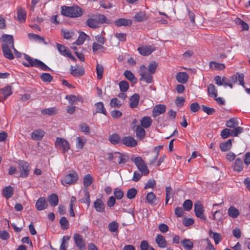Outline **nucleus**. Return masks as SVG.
<instances>
[{"label":"nucleus","instance_id":"nucleus-52","mask_svg":"<svg viewBox=\"0 0 250 250\" xmlns=\"http://www.w3.org/2000/svg\"><path fill=\"white\" fill-rule=\"evenodd\" d=\"M96 69L97 75V79L99 80H101L103 77L104 67L102 65L97 63Z\"/></svg>","mask_w":250,"mask_h":250},{"label":"nucleus","instance_id":"nucleus-15","mask_svg":"<svg viewBox=\"0 0 250 250\" xmlns=\"http://www.w3.org/2000/svg\"><path fill=\"white\" fill-rule=\"evenodd\" d=\"M155 242L158 247L160 248H165L167 247V242L164 237L161 234H157L155 237Z\"/></svg>","mask_w":250,"mask_h":250},{"label":"nucleus","instance_id":"nucleus-36","mask_svg":"<svg viewBox=\"0 0 250 250\" xmlns=\"http://www.w3.org/2000/svg\"><path fill=\"white\" fill-rule=\"evenodd\" d=\"M132 23L131 20L123 18L119 19L115 21V24L118 26L131 25Z\"/></svg>","mask_w":250,"mask_h":250},{"label":"nucleus","instance_id":"nucleus-49","mask_svg":"<svg viewBox=\"0 0 250 250\" xmlns=\"http://www.w3.org/2000/svg\"><path fill=\"white\" fill-rule=\"evenodd\" d=\"M60 224L61 228L63 230L67 229L69 227V222L65 217H62L60 220Z\"/></svg>","mask_w":250,"mask_h":250},{"label":"nucleus","instance_id":"nucleus-21","mask_svg":"<svg viewBox=\"0 0 250 250\" xmlns=\"http://www.w3.org/2000/svg\"><path fill=\"white\" fill-rule=\"evenodd\" d=\"M140 100V96L138 94H134L129 99V106L132 108L137 107Z\"/></svg>","mask_w":250,"mask_h":250},{"label":"nucleus","instance_id":"nucleus-34","mask_svg":"<svg viewBox=\"0 0 250 250\" xmlns=\"http://www.w3.org/2000/svg\"><path fill=\"white\" fill-rule=\"evenodd\" d=\"M233 169L234 171L238 172L243 170V164L242 161L240 158L236 159L233 166Z\"/></svg>","mask_w":250,"mask_h":250},{"label":"nucleus","instance_id":"nucleus-46","mask_svg":"<svg viewBox=\"0 0 250 250\" xmlns=\"http://www.w3.org/2000/svg\"><path fill=\"white\" fill-rule=\"evenodd\" d=\"M209 66L212 69L222 70L225 68V65L223 63H219L214 62L209 63Z\"/></svg>","mask_w":250,"mask_h":250},{"label":"nucleus","instance_id":"nucleus-14","mask_svg":"<svg viewBox=\"0 0 250 250\" xmlns=\"http://www.w3.org/2000/svg\"><path fill=\"white\" fill-rule=\"evenodd\" d=\"M166 109V106L164 104H159L155 105L152 110V116L154 118H156L160 115L165 113Z\"/></svg>","mask_w":250,"mask_h":250},{"label":"nucleus","instance_id":"nucleus-56","mask_svg":"<svg viewBox=\"0 0 250 250\" xmlns=\"http://www.w3.org/2000/svg\"><path fill=\"white\" fill-rule=\"evenodd\" d=\"M86 37L87 35L86 34L84 33H81L76 41L75 44L77 45H81L83 44L86 39Z\"/></svg>","mask_w":250,"mask_h":250},{"label":"nucleus","instance_id":"nucleus-27","mask_svg":"<svg viewBox=\"0 0 250 250\" xmlns=\"http://www.w3.org/2000/svg\"><path fill=\"white\" fill-rule=\"evenodd\" d=\"M188 75L186 72H181L177 74L176 79L177 81L182 83H185L188 80Z\"/></svg>","mask_w":250,"mask_h":250},{"label":"nucleus","instance_id":"nucleus-4","mask_svg":"<svg viewBox=\"0 0 250 250\" xmlns=\"http://www.w3.org/2000/svg\"><path fill=\"white\" fill-rule=\"evenodd\" d=\"M139 73L141 76L140 79L141 81H144L147 83L152 82V74L147 71V68L144 65L140 66Z\"/></svg>","mask_w":250,"mask_h":250},{"label":"nucleus","instance_id":"nucleus-64","mask_svg":"<svg viewBox=\"0 0 250 250\" xmlns=\"http://www.w3.org/2000/svg\"><path fill=\"white\" fill-rule=\"evenodd\" d=\"M151 247L146 240L142 241L140 246L141 250H148Z\"/></svg>","mask_w":250,"mask_h":250},{"label":"nucleus","instance_id":"nucleus-48","mask_svg":"<svg viewBox=\"0 0 250 250\" xmlns=\"http://www.w3.org/2000/svg\"><path fill=\"white\" fill-rule=\"evenodd\" d=\"M119 224L118 222L116 221H113L110 222L108 224V229L111 232H115L117 231L118 229L119 228Z\"/></svg>","mask_w":250,"mask_h":250},{"label":"nucleus","instance_id":"nucleus-39","mask_svg":"<svg viewBox=\"0 0 250 250\" xmlns=\"http://www.w3.org/2000/svg\"><path fill=\"white\" fill-rule=\"evenodd\" d=\"M239 125V122L237 119L233 118L227 121L226 125L228 127L234 128Z\"/></svg>","mask_w":250,"mask_h":250},{"label":"nucleus","instance_id":"nucleus-24","mask_svg":"<svg viewBox=\"0 0 250 250\" xmlns=\"http://www.w3.org/2000/svg\"><path fill=\"white\" fill-rule=\"evenodd\" d=\"M86 142L87 140L85 137H77L76 139V148L78 150L82 149Z\"/></svg>","mask_w":250,"mask_h":250},{"label":"nucleus","instance_id":"nucleus-41","mask_svg":"<svg viewBox=\"0 0 250 250\" xmlns=\"http://www.w3.org/2000/svg\"><path fill=\"white\" fill-rule=\"evenodd\" d=\"M133 19L135 21L141 22L146 19V15L144 12L140 11L134 16Z\"/></svg>","mask_w":250,"mask_h":250},{"label":"nucleus","instance_id":"nucleus-8","mask_svg":"<svg viewBox=\"0 0 250 250\" xmlns=\"http://www.w3.org/2000/svg\"><path fill=\"white\" fill-rule=\"evenodd\" d=\"M57 48L59 53L65 57H67L73 61H75V58L73 56L69 49L65 46L57 43L56 45Z\"/></svg>","mask_w":250,"mask_h":250},{"label":"nucleus","instance_id":"nucleus-22","mask_svg":"<svg viewBox=\"0 0 250 250\" xmlns=\"http://www.w3.org/2000/svg\"><path fill=\"white\" fill-rule=\"evenodd\" d=\"M27 13L22 8H19L17 10L18 20L20 22H24L26 19Z\"/></svg>","mask_w":250,"mask_h":250},{"label":"nucleus","instance_id":"nucleus-12","mask_svg":"<svg viewBox=\"0 0 250 250\" xmlns=\"http://www.w3.org/2000/svg\"><path fill=\"white\" fill-rule=\"evenodd\" d=\"M73 238L76 245L79 249L81 250H85L86 246L84 241L80 234L78 233L75 234Z\"/></svg>","mask_w":250,"mask_h":250},{"label":"nucleus","instance_id":"nucleus-33","mask_svg":"<svg viewBox=\"0 0 250 250\" xmlns=\"http://www.w3.org/2000/svg\"><path fill=\"white\" fill-rule=\"evenodd\" d=\"M208 93L209 97L216 98L217 96V90L213 84H209L208 86Z\"/></svg>","mask_w":250,"mask_h":250},{"label":"nucleus","instance_id":"nucleus-55","mask_svg":"<svg viewBox=\"0 0 250 250\" xmlns=\"http://www.w3.org/2000/svg\"><path fill=\"white\" fill-rule=\"evenodd\" d=\"M154 154L152 155L149 160V163L150 165L154 164L158 159V156L159 155V149L157 148H154Z\"/></svg>","mask_w":250,"mask_h":250},{"label":"nucleus","instance_id":"nucleus-38","mask_svg":"<svg viewBox=\"0 0 250 250\" xmlns=\"http://www.w3.org/2000/svg\"><path fill=\"white\" fill-rule=\"evenodd\" d=\"M86 24L89 27L95 28L99 26L100 22L97 21V18L89 19L86 21Z\"/></svg>","mask_w":250,"mask_h":250},{"label":"nucleus","instance_id":"nucleus-16","mask_svg":"<svg viewBox=\"0 0 250 250\" xmlns=\"http://www.w3.org/2000/svg\"><path fill=\"white\" fill-rule=\"evenodd\" d=\"M11 46H9L7 44H2V48L4 56L10 60L14 58V56L11 51Z\"/></svg>","mask_w":250,"mask_h":250},{"label":"nucleus","instance_id":"nucleus-42","mask_svg":"<svg viewBox=\"0 0 250 250\" xmlns=\"http://www.w3.org/2000/svg\"><path fill=\"white\" fill-rule=\"evenodd\" d=\"M209 234L210 236L211 234H212V237L214 239L215 244H218L222 240V236L220 233L213 232L211 230H210Z\"/></svg>","mask_w":250,"mask_h":250},{"label":"nucleus","instance_id":"nucleus-23","mask_svg":"<svg viewBox=\"0 0 250 250\" xmlns=\"http://www.w3.org/2000/svg\"><path fill=\"white\" fill-rule=\"evenodd\" d=\"M14 189L10 186L5 187L2 190V194L3 197L8 199L13 195Z\"/></svg>","mask_w":250,"mask_h":250},{"label":"nucleus","instance_id":"nucleus-32","mask_svg":"<svg viewBox=\"0 0 250 250\" xmlns=\"http://www.w3.org/2000/svg\"><path fill=\"white\" fill-rule=\"evenodd\" d=\"M152 121L150 117L145 116L142 118L140 123L142 127L147 128L150 126Z\"/></svg>","mask_w":250,"mask_h":250},{"label":"nucleus","instance_id":"nucleus-7","mask_svg":"<svg viewBox=\"0 0 250 250\" xmlns=\"http://www.w3.org/2000/svg\"><path fill=\"white\" fill-rule=\"evenodd\" d=\"M19 168L21 170V177L22 178L26 177L29 173V164L28 163L23 161H20L18 162Z\"/></svg>","mask_w":250,"mask_h":250},{"label":"nucleus","instance_id":"nucleus-63","mask_svg":"<svg viewBox=\"0 0 250 250\" xmlns=\"http://www.w3.org/2000/svg\"><path fill=\"white\" fill-rule=\"evenodd\" d=\"M235 128L231 130V134L233 136H237L239 134L243 132L244 129L241 126H236Z\"/></svg>","mask_w":250,"mask_h":250},{"label":"nucleus","instance_id":"nucleus-47","mask_svg":"<svg viewBox=\"0 0 250 250\" xmlns=\"http://www.w3.org/2000/svg\"><path fill=\"white\" fill-rule=\"evenodd\" d=\"M1 92L4 97V99L5 100L8 96L12 94L11 87L9 85L6 86L1 89Z\"/></svg>","mask_w":250,"mask_h":250},{"label":"nucleus","instance_id":"nucleus-18","mask_svg":"<svg viewBox=\"0 0 250 250\" xmlns=\"http://www.w3.org/2000/svg\"><path fill=\"white\" fill-rule=\"evenodd\" d=\"M213 220L219 222H222L224 219V213L222 210H217L211 213Z\"/></svg>","mask_w":250,"mask_h":250},{"label":"nucleus","instance_id":"nucleus-53","mask_svg":"<svg viewBox=\"0 0 250 250\" xmlns=\"http://www.w3.org/2000/svg\"><path fill=\"white\" fill-rule=\"evenodd\" d=\"M79 128L82 132L86 135H88L90 133V128L89 126L85 123H82L80 124Z\"/></svg>","mask_w":250,"mask_h":250},{"label":"nucleus","instance_id":"nucleus-30","mask_svg":"<svg viewBox=\"0 0 250 250\" xmlns=\"http://www.w3.org/2000/svg\"><path fill=\"white\" fill-rule=\"evenodd\" d=\"M135 132L136 137L140 140L143 139L146 135L145 130L143 128V127L140 126V125H137L136 126Z\"/></svg>","mask_w":250,"mask_h":250},{"label":"nucleus","instance_id":"nucleus-45","mask_svg":"<svg viewBox=\"0 0 250 250\" xmlns=\"http://www.w3.org/2000/svg\"><path fill=\"white\" fill-rule=\"evenodd\" d=\"M109 140L111 143L115 145L119 144L121 142V138L118 134L114 133L109 136Z\"/></svg>","mask_w":250,"mask_h":250},{"label":"nucleus","instance_id":"nucleus-50","mask_svg":"<svg viewBox=\"0 0 250 250\" xmlns=\"http://www.w3.org/2000/svg\"><path fill=\"white\" fill-rule=\"evenodd\" d=\"M131 160L135 163L137 167L145 163L142 158L141 157H132L131 158Z\"/></svg>","mask_w":250,"mask_h":250},{"label":"nucleus","instance_id":"nucleus-59","mask_svg":"<svg viewBox=\"0 0 250 250\" xmlns=\"http://www.w3.org/2000/svg\"><path fill=\"white\" fill-rule=\"evenodd\" d=\"M220 135L223 139H226L229 136H232L231 130L229 128H225L221 131Z\"/></svg>","mask_w":250,"mask_h":250},{"label":"nucleus","instance_id":"nucleus-26","mask_svg":"<svg viewBox=\"0 0 250 250\" xmlns=\"http://www.w3.org/2000/svg\"><path fill=\"white\" fill-rule=\"evenodd\" d=\"M44 133V131L42 129H36L31 133V138L35 140H40L43 137Z\"/></svg>","mask_w":250,"mask_h":250},{"label":"nucleus","instance_id":"nucleus-11","mask_svg":"<svg viewBox=\"0 0 250 250\" xmlns=\"http://www.w3.org/2000/svg\"><path fill=\"white\" fill-rule=\"evenodd\" d=\"M194 211L196 216L202 219V220H205L206 218L205 217L204 215V207L201 204V203L199 201H197L194 204Z\"/></svg>","mask_w":250,"mask_h":250},{"label":"nucleus","instance_id":"nucleus-10","mask_svg":"<svg viewBox=\"0 0 250 250\" xmlns=\"http://www.w3.org/2000/svg\"><path fill=\"white\" fill-rule=\"evenodd\" d=\"M244 79V74L242 73H239L237 72L236 73V74L232 75L230 78L229 82L234 84L236 83L238 81L239 84L242 85L244 88H245Z\"/></svg>","mask_w":250,"mask_h":250},{"label":"nucleus","instance_id":"nucleus-20","mask_svg":"<svg viewBox=\"0 0 250 250\" xmlns=\"http://www.w3.org/2000/svg\"><path fill=\"white\" fill-rule=\"evenodd\" d=\"M84 73V69L82 66H76L75 67H73L71 66V74L75 76L79 77L83 75Z\"/></svg>","mask_w":250,"mask_h":250},{"label":"nucleus","instance_id":"nucleus-1","mask_svg":"<svg viewBox=\"0 0 250 250\" xmlns=\"http://www.w3.org/2000/svg\"><path fill=\"white\" fill-rule=\"evenodd\" d=\"M62 15L69 18H75L82 16L83 10L77 5L72 6H63L61 7Z\"/></svg>","mask_w":250,"mask_h":250},{"label":"nucleus","instance_id":"nucleus-28","mask_svg":"<svg viewBox=\"0 0 250 250\" xmlns=\"http://www.w3.org/2000/svg\"><path fill=\"white\" fill-rule=\"evenodd\" d=\"M96 107V112H94V114L96 113H102L104 115H106V110L104 107V104L103 102H98L95 104Z\"/></svg>","mask_w":250,"mask_h":250},{"label":"nucleus","instance_id":"nucleus-17","mask_svg":"<svg viewBox=\"0 0 250 250\" xmlns=\"http://www.w3.org/2000/svg\"><path fill=\"white\" fill-rule=\"evenodd\" d=\"M123 143L126 146L134 147L137 144V141L132 137H125L122 139Z\"/></svg>","mask_w":250,"mask_h":250},{"label":"nucleus","instance_id":"nucleus-58","mask_svg":"<svg viewBox=\"0 0 250 250\" xmlns=\"http://www.w3.org/2000/svg\"><path fill=\"white\" fill-rule=\"evenodd\" d=\"M157 63L155 62H151L149 63L147 70L152 74H154L156 70Z\"/></svg>","mask_w":250,"mask_h":250},{"label":"nucleus","instance_id":"nucleus-61","mask_svg":"<svg viewBox=\"0 0 250 250\" xmlns=\"http://www.w3.org/2000/svg\"><path fill=\"white\" fill-rule=\"evenodd\" d=\"M202 108L203 111L208 115H211L215 112V109L205 105H202Z\"/></svg>","mask_w":250,"mask_h":250},{"label":"nucleus","instance_id":"nucleus-62","mask_svg":"<svg viewBox=\"0 0 250 250\" xmlns=\"http://www.w3.org/2000/svg\"><path fill=\"white\" fill-rule=\"evenodd\" d=\"M183 206L185 210L189 211L192 208V202L190 200H186L184 202Z\"/></svg>","mask_w":250,"mask_h":250},{"label":"nucleus","instance_id":"nucleus-35","mask_svg":"<svg viewBox=\"0 0 250 250\" xmlns=\"http://www.w3.org/2000/svg\"><path fill=\"white\" fill-rule=\"evenodd\" d=\"M233 139H229L226 142L222 143L220 145V148L222 151H226L229 150L232 145V141Z\"/></svg>","mask_w":250,"mask_h":250},{"label":"nucleus","instance_id":"nucleus-19","mask_svg":"<svg viewBox=\"0 0 250 250\" xmlns=\"http://www.w3.org/2000/svg\"><path fill=\"white\" fill-rule=\"evenodd\" d=\"M94 207L97 212H103L104 211L105 205L101 199H97L94 201Z\"/></svg>","mask_w":250,"mask_h":250},{"label":"nucleus","instance_id":"nucleus-40","mask_svg":"<svg viewBox=\"0 0 250 250\" xmlns=\"http://www.w3.org/2000/svg\"><path fill=\"white\" fill-rule=\"evenodd\" d=\"M156 199L155 194L152 192H148L146 197V200L147 203L151 205L154 204V202Z\"/></svg>","mask_w":250,"mask_h":250},{"label":"nucleus","instance_id":"nucleus-54","mask_svg":"<svg viewBox=\"0 0 250 250\" xmlns=\"http://www.w3.org/2000/svg\"><path fill=\"white\" fill-rule=\"evenodd\" d=\"M121 105L122 103L117 98H113L110 101V105L111 107L119 108Z\"/></svg>","mask_w":250,"mask_h":250},{"label":"nucleus","instance_id":"nucleus-57","mask_svg":"<svg viewBox=\"0 0 250 250\" xmlns=\"http://www.w3.org/2000/svg\"><path fill=\"white\" fill-rule=\"evenodd\" d=\"M119 85L122 92H125L129 88V84L126 81H122L119 83Z\"/></svg>","mask_w":250,"mask_h":250},{"label":"nucleus","instance_id":"nucleus-60","mask_svg":"<svg viewBox=\"0 0 250 250\" xmlns=\"http://www.w3.org/2000/svg\"><path fill=\"white\" fill-rule=\"evenodd\" d=\"M137 191L134 188L129 189L127 192V197L129 199L134 198L137 194Z\"/></svg>","mask_w":250,"mask_h":250},{"label":"nucleus","instance_id":"nucleus-25","mask_svg":"<svg viewBox=\"0 0 250 250\" xmlns=\"http://www.w3.org/2000/svg\"><path fill=\"white\" fill-rule=\"evenodd\" d=\"M28 38L29 39L30 41L32 42H36L39 43H44L45 44V42H44V39L42 37L34 34V33H28Z\"/></svg>","mask_w":250,"mask_h":250},{"label":"nucleus","instance_id":"nucleus-31","mask_svg":"<svg viewBox=\"0 0 250 250\" xmlns=\"http://www.w3.org/2000/svg\"><path fill=\"white\" fill-rule=\"evenodd\" d=\"M228 212L229 216L232 218H236L240 214L238 209L234 206H230L228 208Z\"/></svg>","mask_w":250,"mask_h":250},{"label":"nucleus","instance_id":"nucleus-44","mask_svg":"<svg viewBox=\"0 0 250 250\" xmlns=\"http://www.w3.org/2000/svg\"><path fill=\"white\" fill-rule=\"evenodd\" d=\"M182 244L186 250H190L193 246L192 242L187 239H184L182 241Z\"/></svg>","mask_w":250,"mask_h":250},{"label":"nucleus","instance_id":"nucleus-3","mask_svg":"<svg viewBox=\"0 0 250 250\" xmlns=\"http://www.w3.org/2000/svg\"><path fill=\"white\" fill-rule=\"evenodd\" d=\"M24 59L28 62V63H23V64L25 66L36 67L42 70H46L47 69V65L39 60L34 59L28 55H24Z\"/></svg>","mask_w":250,"mask_h":250},{"label":"nucleus","instance_id":"nucleus-37","mask_svg":"<svg viewBox=\"0 0 250 250\" xmlns=\"http://www.w3.org/2000/svg\"><path fill=\"white\" fill-rule=\"evenodd\" d=\"M48 201L53 207H55L58 204L59 199L56 194H51L48 197Z\"/></svg>","mask_w":250,"mask_h":250},{"label":"nucleus","instance_id":"nucleus-2","mask_svg":"<svg viewBox=\"0 0 250 250\" xmlns=\"http://www.w3.org/2000/svg\"><path fill=\"white\" fill-rule=\"evenodd\" d=\"M106 156L107 159L112 162L115 165L125 164L129 159L128 156L126 155L118 152L108 153Z\"/></svg>","mask_w":250,"mask_h":250},{"label":"nucleus","instance_id":"nucleus-51","mask_svg":"<svg viewBox=\"0 0 250 250\" xmlns=\"http://www.w3.org/2000/svg\"><path fill=\"white\" fill-rule=\"evenodd\" d=\"M93 182V178L89 174H86L84 177L83 183L85 187L89 186Z\"/></svg>","mask_w":250,"mask_h":250},{"label":"nucleus","instance_id":"nucleus-9","mask_svg":"<svg viewBox=\"0 0 250 250\" xmlns=\"http://www.w3.org/2000/svg\"><path fill=\"white\" fill-rule=\"evenodd\" d=\"M1 39L4 42L3 44H7L9 46H11L13 49L15 54L18 56L20 57V54L15 49L14 46V40L13 37L12 35H3L1 37Z\"/></svg>","mask_w":250,"mask_h":250},{"label":"nucleus","instance_id":"nucleus-13","mask_svg":"<svg viewBox=\"0 0 250 250\" xmlns=\"http://www.w3.org/2000/svg\"><path fill=\"white\" fill-rule=\"evenodd\" d=\"M139 53L143 56H148L155 50V47L152 45H144L137 49Z\"/></svg>","mask_w":250,"mask_h":250},{"label":"nucleus","instance_id":"nucleus-43","mask_svg":"<svg viewBox=\"0 0 250 250\" xmlns=\"http://www.w3.org/2000/svg\"><path fill=\"white\" fill-rule=\"evenodd\" d=\"M235 22L238 25H240L241 26V28H242V30H248L249 29V25L248 24L241 20L239 18H236L235 20Z\"/></svg>","mask_w":250,"mask_h":250},{"label":"nucleus","instance_id":"nucleus-29","mask_svg":"<svg viewBox=\"0 0 250 250\" xmlns=\"http://www.w3.org/2000/svg\"><path fill=\"white\" fill-rule=\"evenodd\" d=\"M47 204L44 197L40 198L36 203V207L38 210H42L46 208Z\"/></svg>","mask_w":250,"mask_h":250},{"label":"nucleus","instance_id":"nucleus-6","mask_svg":"<svg viewBox=\"0 0 250 250\" xmlns=\"http://www.w3.org/2000/svg\"><path fill=\"white\" fill-rule=\"evenodd\" d=\"M55 146L61 149L63 153H65L70 149L69 142L62 138H57L55 142Z\"/></svg>","mask_w":250,"mask_h":250},{"label":"nucleus","instance_id":"nucleus-5","mask_svg":"<svg viewBox=\"0 0 250 250\" xmlns=\"http://www.w3.org/2000/svg\"><path fill=\"white\" fill-rule=\"evenodd\" d=\"M79 176L75 171H72L70 173L66 175L62 180V184L63 186L71 185L75 183L78 179Z\"/></svg>","mask_w":250,"mask_h":250}]
</instances>
